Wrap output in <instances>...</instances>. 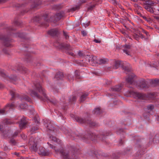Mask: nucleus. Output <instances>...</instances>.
Returning a JSON list of instances; mask_svg holds the SVG:
<instances>
[{"instance_id":"2f4dec72","label":"nucleus","mask_w":159,"mask_h":159,"mask_svg":"<svg viewBox=\"0 0 159 159\" xmlns=\"http://www.w3.org/2000/svg\"><path fill=\"white\" fill-rule=\"evenodd\" d=\"M147 108L149 110H152L154 108V106L152 105H150L148 106Z\"/></svg>"},{"instance_id":"052dcab7","label":"nucleus","mask_w":159,"mask_h":159,"mask_svg":"<svg viewBox=\"0 0 159 159\" xmlns=\"http://www.w3.org/2000/svg\"><path fill=\"white\" fill-rule=\"evenodd\" d=\"M119 142L120 143V145H121V144H122V143H123V142L122 141V140H120L119 141Z\"/></svg>"},{"instance_id":"f3484780","label":"nucleus","mask_w":159,"mask_h":159,"mask_svg":"<svg viewBox=\"0 0 159 159\" xmlns=\"http://www.w3.org/2000/svg\"><path fill=\"white\" fill-rule=\"evenodd\" d=\"M50 139L52 142H54V143H57L60 144H61V141L53 136H50Z\"/></svg>"},{"instance_id":"4d7b16f0","label":"nucleus","mask_w":159,"mask_h":159,"mask_svg":"<svg viewBox=\"0 0 159 159\" xmlns=\"http://www.w3.org/2000/svg\"><path fill=\"white\" fill-rule=\"evenodd\" d=\"M139 36H140L142 38H143V35L141 34H140L139 33Z\"/></svg>"},{"instance_id":"4c0bfd02","label":"nucleus","mask_w":159,"mask_h":159,"mask_svg":"<svg viewBox=\"0 0 159 159\" xmlns=\"http://www.w3.org/2000/svg\"><path fill=\"white\" fill-rule=\"evenodd\" d=\"M5 110L4 109H0V115H3L5 114Z\"/></svg>"},{"instance_id":"dca6fc26","label":"nucleus","mask_w":159,"mask_h":159,"mask_svg":"<svg viewBox=\"0 0 159 159\" xmlns=\"http://www.w3.org/2000/svg\"><path fill=\"white\" fill-rule=\"evenodd\" d=\"M48 33L52 36H55L57 34L58 31L56 29H52L48 31Z\"/></svg>"},{"instance_id":"423d86ee","label":"nucleus","mask_w":159,"mask_h":159,"mask_svg":"<svg viewBox=\"0 0 159 159\" xmlns=\"http://www.w3.org/2000/svg\"><path fill=\"white\" fill-rule=\"evenodd\" d=\"M75 119L77 122L81 124L87 123L92 126H95L96 125V124L95 122L91 121L90 120H86L85 119L78 116L75 117Z\"/></svg>"},{"instance_id":"e2e57ef3","label":"nucleus","mask_w":159,"mask_h":159,"mask_svg":"<svg viewBox=\"0 0 159 159\" xmlns=\"http://www.w3.org/2000/svg\"><path fill=\"white\" fill-rule=\"evenodd\" d=\"M120 132H123L124 131V129H120L119 130Z\"/></svg>"},{"instance_id":"f8f14e48","label":"nucleus","mask_w":159,"mask_h":159,"mask_svg":"<svg viewBox=\"0 0 159 159\" xmlns=\"http://www.w3.org/2000/svg\"><path fill=\"white\" fill-rule=\"evenodd\" d=\"M135 75L132 73H130L126 79V80L127 83L130 84H132L134 81V78Z\"/></svg>"},{"instance_id":"bf43d9fd","label":"nucleus","mask_w":159,"mask_h":159,"mask_svg":"<svg viewBox=\"0 0 159 159\" xmlns=\"http://www.w3.org/2000/svg\"><path fill=\"white\" fill-rule=\"evenodd\" d=\"M21 137L23 139H25V137L24 134H23L21 136Z\"/></svg>"},{"instance_id":"bb28decb","label":"nucleus","mask_w":159,"mask_h":159,"mask_svg":"<svg viewBox=\"0 0 159 159\" xmlns=\"http://www.w3.org/2000/svg\"><path fill=\"white\" fill-rule=\"evenodd\" d=\"M75 75L76 78L77 79H80V72L78 70H76L75 71Z\"/></svg>"},{"instance_id":"a211bd4d","label":"nucleus","mask_w":159,"mask_h":159,"mask_svg":"<svg viewBox=\"0 0 159 159\" xmlns=\"http://www.w3.org/2000/svg\"><path fill=\"white\" fill-rule=\"evenodd\" d=\"M123 47L125 48L123 50L124 52L125 53L128 55H129V50L130 47V46L129 45H124Z\"/></svg>"},{"instance_id":"69168bd1","label":"nucleus","mask_w":159,"mask_h":159,"mask_svg":"<svg viewBox=\"0 0 159 159\" xmlns=\"http://www.w3.org/2000/svg\"><path fill=\"white\" fill-rule=\"evenodd\" d=\"M143 18H144V19L147 20V17H145H145H143Z\"/></svg>"},{"instance_id":"37998d69","label":"nucleus","mask_w":159,"mask_h":159,"mask_svg":"<svg viewBox=\"0 0 159 159\" xmlns=\"http://www.w3.org/2000/svg\"><path fill=\"white\" fill-rule=\"evenodd\" d=\"M5 123L6 124H11V123L9 120H5Z\"/></svg>"},{"instance_id":"4be33fe9","label":"nucleus","mask_w":159,"mask_h":159,"mask_svg":"<svg viewBox=\"0 0 159 159\" xmlns=\"http://www.w3.org/2000/svg\"><path fill=\"white\" fill-rule=\"evenodd\" d=\"M39 129L38 126L37 125H34L31 128L30 132L32 133H35V131Z\"/></svg>"},{"instance_id":"c9c22d12","label":"nucleus","mask_w":159,"mask_h":159,"mask_svg":"<svg viewBox=\"0 0 159 159\" xmlns=\"http://www.w3.org/2000/svg\"><path fill=\"white\" fill-rule=\"evenodd\" d=\"M11 100H13V98L15 97V93L13 91H11Z\"/></svg>"},{"instance_id":"393cba45","label":"nucleus","mask_w":159,"mask_h":159,"mask_svg":"<svg viewBox=\"0 0 159 159\" xmlns=\"http://www.w3.org/2000/svg\"><path fill=\"white\" fill-rule=\"evenodd\" d=\"M108 60L106 59H101L99 60L98 63L100 64H105L107 62Z\"/></svg>"},{"instance_id":"e433bc0d","label":"nucleus","mask_w":159,"mask_h":159,"mask_svg":"<svg viewBox=\"0 0 159 159\" xmlns=\"http://www.w3.org/2000/svg\"><path fill=\"white\" fill-rule=\"evenodd\" d=\"M121 32L125 36H128V34L126 33L125 31L124 30H120Z\"/></svg>"},{"instance_id":"c756f323","label":"nucleus","mask_w":159,"mask_h":159,"mask_svg":"<svg viewBox=\"0 0 159 159\" xmlns=\"http://www.w3.org/2000/svg\"><path fill=\"white\" fill-rule=\"evenodd\" d=\"M154 4V3L151 1H148L146 2V5H148V6H152Z\"/></svg>"},{"instance_id":"a19ab883","label":"nucleus","mask_w":159,"mask_h":159,"mask_svg":"<svg viewBox=\"0 0 159 159\" xmlns=\"http://www.w3.org/2000/svg\"><path fill=\"white\" fill-rule=\"evenodd\" d=\"M67 78L69 80H71L73 79V77L70 75H68L67 76Z\"/></svg>"},{"instance_id":"5701e85b","label":"nucleus","mask_w":159,"mask_h":159,"mask_svg":"<svg viewBox=\"0 0 159 159\" xmlns=\"http://www.w3.org/2000/svg\"><path fill=\"white\" fill-rule=\"evenodd\" d=\"M88 95V93H85L83 94L80 97V101L81 102H84L87 96Z\"/></svg>"},{"instance_id":"6e6d98bb","label":"nucleus","mask_w":159,"mask_h":159,"mask_svg":"<svg viewBox=\"0 0 159 159\" xmlns=\"http://www.w3.org/2000/svg\"><path fill=\"white\" fill-rule=\"evenodd\" d=\"M94 42L96 43H100V41H98L97 39H94Z\"/></svg>"},{"instance_id":"7ed1b4c3","label":"nucleus","mask_w":159,"mask_h":159,"mask_svg":"<svg viewBox=\"0 0 159 159\" xmlns=\"http://www.w3.org/2000/svg\"><path fill=\"white\" fill-rule=\"evenodd\" d=\"M47 143L49 145V147L53 149L55 151V152L57 154L59 153L60 154L61 156L63 157L64 159H70L69 157L68 154L66 153L63 150V148L62 147H61L59 149H57L56 148V147L53 146L49 143Z\"/></svg>"},{"instance_id":"79ce46f5","label":"nucleus","mask_w":159,"mask_h":159,"mask_svg":"<svg viewBox=\"0 0 159 159\" xmlns=\"http://www.w3.org/2000/svg\"><path fill=\"white\" fill-rule=\"evenodd\" d=\"M81 33L83 36H85L87 35V33L84 30H82L81 31Z\"/></svg>"},{"instance_id":"412c9836","label":"nucleus","mask_w":159,"mask_h":159,"mask_svg":"<svg viewBox=\"0 0 159 159\" xmlns=\"http://www.w3.org/2000/svg\"><path fill=\"white\" fill-rule=\"evenodd\" d=\"M122 86L120 85H116L111 88V91H120L122 89Z\"/></svg>"},{"instance_id":"2eb2a0df","label":"nucleus","mask_w":159,"mask_h":159,"mask_svg":"<svg viewBox=\"0 0 159 159\" xmlns=\"http://www.w3.org/2000/svg\"><path fill=\"white\" fill-rule=\"evenodd\" d=\"M144 8L148 11L150 12L151 13H153L155 15V11H156V9L153 8L151 6H148V5H145Z\"/></svg>"},{"instance_id":"f257e3e1","label":"nucleus","mask_w":159,"mask_h":159,"mask_svg":"<svg viewBox=\"0 0 159 159\" xmlns=\"http://www.w3.org/2000/svg\"><path fill=\"white\" fill-rule=\"evenodd\" d=\"M65 15L64 12L63 11H61L56 15L52 16L49 20L47 19L48 17V14L46 15V17L44 18L43 17L42 18L39 16H36L34 18V21L38 22L42 25L47 27L48 26V23L50 21H53L54 22L59 20L61 17H63Z\"/></svg>"},{"instance_id":"a878e982","label":"nucleus","mask_w":159,"mask_h":159,"mask_svg":"<svg viewBox=\"0 0 159 159\" xmlns=\"http://www.w3.org/2000/svg\"><path fill=\"white\" fill-rule=\"evenodd\" d=\"M21 100H25L27 102H30V99L29 97L26 95H25L24 97H22L21 98Z\"/></svg>"},{"instance_id":"09e8293b","label":"nucleus","mask_w":159,"mask_h":159,"mask_svg":"<svg viewBox=\"0 0 159 159\" xmlns=\"http://www.w3.org/2000/svg\"><path fill=\"white\" fill-rule=\"evenodd\" d=\"M154 83L156 84H159V79H155L154 80Z\"/></svg>"},{"instance_id":"49530a36","label":"nucleus","mask_w":159,"mask_h":159,"mask_svg":"<svg viewBox=\"0 0 159 159\" xmlns=\"http://www.w3.org/2000/svg\"><path fill=\"white\" fill-rule=\"evenodd\" d=\"M81 135H80L78 137L80 138V139H83V140H84L85 139H86V136H85L83 138H82V137H81Z\"/></svg>"},{"instance_id":"9b49d317","label":"nucleus","mask_w":159,"mask_h":159,"mask_svg":"<svg viewBox=\"0 0 159 159\" xmlns=\"http://www.w3.org/2000/svg\"><path fill=\"white\" fill-rule=\"evenodd\" d=\"M44 125L49 130L53 131L54 128L51 121L49 120L46 119L45 121H44Z\"/></svg>"},{"instance_id":"13d9d810","label":"nucleus","mask_w":159,"mask_h":159,"mask_svg":"<svg viewBox=\"0 0 159 159\" xmlns=\"http://www.w3.org/2000/svg\"><path fill=\"white\" fill-rule=\"evenodd\" d=\"M21 137L23 139H25V137L24 134H23L21 136Z\"/></svg>"},{"instance_id":"cd10ccee","label":"nucleus","mask_w":159,"mask_h":159,"mask_svg":"<svg viewBox=\"0 0 159 159\" xmlns=\"http://www.w3.org/2000/svg\"><path fill=\"white\" fill-rule=\"evenodd\" d=\"M0 75L4 77H5L7 76L5 74V72L4 70H0Z\"/></svg>"},{"instance_id":"c03bdc74","label":"nucleus","mask_w":159,"mask_h":159,"mask_svg":"<svg viewBox=\"0 0 159 159\" xmlns=\"http://www.w3.org/2000/svg\"><path fill=\"white\" fill-rule=\"evenodd\" d=\"M109 1L113 4H116V1L115 0H109Z\"/></svg>"},{"instance_id":"c85d7f7f","label":"nucleus","mask_w":159,"mask_h":159,"mask_svg":"<svg viewBox=\"0 0 159 159\" xmlns=\"http://www.w3.org/2000/svg\"><path fill=\"white\" fill-rule=\"evenodd\" d=\"M93 112L94 114H98L100 112V109L99 108H95L93 111Z\"/></svg>"},{"instance_id":"a18cd8bd","label":"nucleus","mask_w":159,"mask_h":159,"mask_svg":"<svg viewBox=\"0 0 159 159\" xmlns=\"http://www.w3.org/2000/svg\"><path fill=\"white\" fill-rule=\"evenodd\" d=\"M78 54L80 56H82L83 55V54L82 52L81 51H79L78 52Z\"/></svg>"},{"instance_id":"6e6552de","label":"nucleus","mask_w":159,"mask_h":159,"mask_svg":"<svg viewBox=\"0 0 159 159\" xmlns=\"http://www.w3.org/2000/svg\"><path fill=\"white\" fill-rule=\"evenodd\" d=\"M86 59L87 60H88L90 64L92 65H93V63H98V61L97 60V57L95 56L91 55H87Z\"/></svg>"},{"instance_id":"5fc2aeb1","label":"nucleus","mask_w":159,"mask_h":159,"mask_svg":"<svg viewBox=\"0 0 159 159\" xmlns=\"http://www.w3.org/2000/svg\"><path fill=\"white\" fill-rule=\"evenodd\" d=\"M105 81L107 85H109L111 83V82L110 81H108L107 80H106Z\"/></svg>"},{"instance_id":"b1692460","label":"nucleus","mask_w":159,"mask_h":159,"mask_svg":"<svg viewBox=\"0 0 159 159\" xmlns=\"http://www.w3.org/2000/svg\"><path fill=\"white\" fill-rule=\"evenodd\" d=\"M28 105H27L25 103H24L23 104H21L20 105L18 106V108L20 109H25L27 108Z\"/></svg>"},{"instance_id":"473e14b6","label":"nucleus","mask_w":159,"mask_h":159,"mask_svg":"<svg viewBox=\"0 0 159 159\" xmlns=\"http://www.w3.org/2000/svg\"><path fill=\"white\" fill-rule=\"evenodd\" d=\"M19 70H20L21 71H22V72L23 73H26L27 72V69L25 68L22 67Z\"/></svg>"},{"instance_id":"603ef678","label":"nucleus","mask_w":159,"mask_h":159,"mask_svg":"<svg viewBox=\"0 0 159 159\" xmlns=\"http://www.w3.org/2000/svg\"><path fill=\"white\" fill-rule=\"evenodd\" d=\"M154 18L157 20V21H159V16H153Z\"/></svg>"},{"instance_id":"20e7f679","label":"nucleus","mask_w":159,"mask_h":159,"mask_svg":"<svg viewBox=\"0 0 159 159\" xmlns=\"http://www.w3.org/2000/svg\"><path fill=\"white\" fill-rule=\"evenodd\" d=\"M109 134H107V133H104L103 134L102 133H100L99 135H96L95 133H91V134H89L87 135V139H90L91 140L93 139V137L94 138H97L100 139L101 140H102L104 139L106 136H107Z\"/></svg>"},{"instance_id":"aec40b11","label":"nucleus","mask_w":159,"mask_h":159,"mask_svg":"<svg viewBox=\"0 0 159 159\" xmlns=\"http://www.w3.org/2000/svg\"><path fill=\"white\" fill-rule=\"evenodd\" d=\"M64 77L63 74L62 72H57L55 76V78L57 80H61Z\"/></svg>"},{"instance_id":"de8ad7c7","label":"nucleus","mask_w":159,"mask_h":159,"mask_svg":"<svg viewBox=\"0 0 159 159\" xmlns=\"http://www.w3.org/2000/svg\"><path fill=\"white\" fill-rule=\"evenodd\" d=\"M63 34L65 37L66 39H67L68 38V36L67 34L65 32H63Z\"/></svg>"},{"instance_id":"f704fd0d","label":"nucleus","mask_w":159,"mask_h":159,"mask_svg":"<svg viewBox=\"0 0 159 159\" xmlns=\"http://www.w3.org/2000/svg\"><path fill=\"white\" fill-rule=\"evenodd\" d=\"M131 31L133 33H134V34H135V33H139V31H138V30H136L134 28H133L132 29V30H131Z\"/></svg>"},{"instance_id":"680f3d73","label":"nucleus","mask_w":159,"mask_h":159,"mask_svg":"<svg viewBox=\"0 0 159 159\" xmlns=\"http://www.w3.org/2000/svg\"><path fill=\"white\" fill-rule=\"evenodd\" d=\"M78 7H77L76 8L74 7L72 8V9L74 11H75V10H76V9H78Z\"/></svg>"},{"instance_id":"3c124183","label":"nucleus","mask_w":159,"mask_h":159,"mask_svg":"<svg viewBox=\"0 0 159 159\" xmlns=\"http://www.w3.org/2000/svg\"><path fill=\"white\" fill-rule=\"evenodd\" d=\"M18 134V132H17V131L15 132L14 133V134L13 135V137L16 136Z\"/></svg>"},{"instance_id":"f03ea898","label":"nucleus","mask_w":159,"mask_h":159,"mask_svg":"<svg viewBox=\"0 0 159 159\" xmlns=\"http://www.w3.org/2000/svg\"><path fill=\"white\" fill-rule=\"evenodd\" d=\"M34 88L38 91L42 95H40L37 92L31 90H30L29 93L32 96L36 97L43 101H46L48 98L44 89L42 87L38 81L34 82Z\"/></svg>"},{"instance_id":"774afa93","label":"nucleus","mask_w":159,"mask_h":159,"mask_svg":"<svg viewBox=\"0 0 159 159\" xmlns=\"http://www.w3.org/2000/svg\"><path fill=\"white\" fill-rule=\"evenodd\" d=\"M125 27L126 29H128V28L126 26H125Z\"/></svg>"},{"instance_id":"4468645a","label":"nucleus","mask_w":159,"mask_h":159,"mask_svg":"<svg viewBox=\"0 0 159 159\" xmlns=\"http://www.w3.org/2000/svg\"><path fill=\"white\" fill-rule=\"evenodd\" d=\"M19 125L20 129L23 128L26 124V122L24 117L22 118L19 122Z\"/></svg>"},{"instance_id":"7c9ffc66","label":"nucleus","mask_w":159,"mask_h":159,"mask_svg":"<svg viewBox=\"0 0 159 159\" xmlns=\"http://www.w3.org/2000/svg\"><path fill=\"white\" fill-rule=\"evenodd\" d=\"M133 37L134 39H135L136 40H138L139 36L137 34L135 33L133 35Z\"/></svg>"},{"instance_id":"1a4fd4ad","label":"nucleus","mask_w":159,"mask_h":159,"mask_svg":"<svg viewBox=\"0 0 159 159\" xmlns=\"http://www.w3.org/2000/svg\"><path fill=\"white\" fill-rule=\"evenodd\" d=\"M38 153L43 156H48L51 154V152L44 148L41 147L39 148Z\"/></svg>"},{"instance_id":"0e129e2a","label":"nucleus","mask_w":159,"mask_h":159,"mask_svg":"<svg viewBox=\"0 0 159 159\" xmlns=\"http://www.w3.org/2000/svg\"><path fill=\"white\" fill-rule=\"evenodd\" d=\"M126 37L127 38H129V39H131V37H129L128 35V36H126Z\"/></svg>"},{"instance_id":"864d4df0","label":"nucleus","mask_w":159,"mask_h":159,"mask_svg":"<svg viewBox=\"0 0 159 159\" xmlns=\"http://www.w3.org/2000/svg\"><path fill=\"white\" fill-rule=\"evenodd\" d=\"M76 99V98L74 96L73 97L72 99L71 100H70V101H75Z\"/></svg>"},{"instance_id":"9d476101","label":"nucleus","mask_w":159,"mask_h":159,"mask_svg":"<svg viewBox=\"0 0 159 159\" xmlns=\"http://www.w3.org/2000/svg\"><path fill=\"white\" fill-rule=\"evenodd\" d=\"M29 143L31 145L30 147L31 150L33 151H36L37 150L36 143L34 140H33L32 138H30Z\"/></svg>"},{"instance_id":"338daca9","label":"nucleus","mask_w":159,"mask_h":159,"mask_svg":"<svg viewBox=\"0 0 159 159\" xmlns=\"http://www.w3.org/2000/svg\"><path fill=\"white\" fill-rule=\"evenodd\" d=\"M19 36L21 38H23V36H21V35H19Z\"/></svg>"},{"instance_id":"72a5a7b5","label":"nucleus","mask_w":159,"mask_h":159,"mask_svg":"<svg viewBox=\"0 0 159 159\" xmlns=\"http://www.w3.org/2000/svg\"><path fill=\"white\" fill-rule=\"evenodd\" d=\"M6 106L8 107H10V108H11L12 107H14L15 106V105L13 103H11V104L9 103L7 104Z\"/></svg>"},{"instance_id":"ddd939ff","label":"nucleus","mask_w":159,"mask_h":159,"mask_svg":"<svg viewBox=\"0 0 159 159\" xmlns=\"http://www.w3.org/2000/svg\"><path fill=\"white\" fill-rule=\"evenodd\" d=\"M138 87L139 89H142L144 88L147 87V83L143 79L140 80L139 83L137 84Z\"/></svg>"},{"instance_id":"ea45409f","label":"nucleus","mask_w":159,"mask_h":159,"mask_svg":"<svg viewBox=\"0 0 159 159\" xmlns=\"http://www.w3.org/2000/svg\"><path fill=\"white\" fill-rule=\"evenodd\" d=\"M155 12V15H159V8L156 9V11Z\"/></svg>"},{"instance_id":"39448f33","label":"nucleus","mask_w":159,"mask_h":159,"mask_svg":"<svg viewBox=\"0 0 159 159\" xmlns=\"http://www.w3.org/2000/svg\"><path fill=\"white\" fill-rule=\"evenodd\" d=\"M129 64L126 63V62H123L121 61H115V65L114 68L115 69L118 68L119 67L121 66L125 70L129 71V70L127 68L128 67Z\"/></svg>"},{"instance_id":"8fccbe9b","label":"nucleus","mask_w":159,"mask_h":159,"mask_svg":"<svg viewBox=\"0 0 159 159\" xmlns=\"http://www.w3.org/2000/svg\"><path fill=\"white\" fill-rule=\"evenodd\" d=\"M10 142L13 144L15 145L16 143V142L14 140L11 139L10 141Z\"/></svg>"},{"instance_id":"0eeeda50","label":"nucleus","mask_w":159,"mask_h":159,"mask_svg":"<svg viewBox=\"0 0 159 159\" xmlns=\"http://www.w3.org/2000/svg\"><path fill=\"white\" fill-rule=\"evenodd\" d=\"M130 95L136 98L143 99L145 95L141 93L132 91L129 92Z\"/></svg>"},{"instance_id":"6ab92c4d","label":"nucleus","mask_w":159,"mask_h":159,"mask_svg":"<svg viewBox=\"0 0 159 159\" xmlns=\"http://www.w3.org/2000/svg\"><path fill=\"white\" fill-rule=\"evenodd\" d=\"M0 40H2V42L6 46L8 47L9 46L8 42L9 40V39L3 36L2 37H0Z\"/></svg>"},{"instance_id":"58836bf2","label":"nucleus","mask_w":159,"mask_h":159,"mask_svg":"<svg viewBox=\"0 0 159 159\" xmlns=\"http://www.w3.org/2000/svg\"><path fill=\"white\" fill-rule=\"evenodd\" d=\"M89 23H90V21H89L87 23H83V25L84 26H85V27H86L87 26H88L89 25Z\"/></svg>"}]
</instances>
